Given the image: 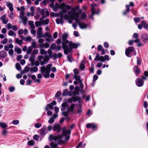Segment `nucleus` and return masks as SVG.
Masks as SVG:
<instances>
[{"instance_id": "obj_1", "label": "nucleus", "mask_w": 148, "mask_h": 148, "mask_svg": "<svg viewBox=\"0 0 148 148\" xmlns=\"http://www.w3.org/2000/svg\"><path fill=\"white\" fill-rule=\"evenodd\" d=\"M71 133L70 130H67L65 127L63 129L62 135L55 136L52 135H50L49 139L58 141L59 144L62 143L64 141L68 140L70 138V135Z\"/></svg>"}, {"instance_id": "obj_2", "label": "nucleus", "mask_w": 148, "mask_h": 148, "mask_svg": "<svg viewBox=\"0 0 148 148\" xmlns=\"http://www.w3.org/2000/svg\"><path fill=\"white\" fill-rule=\"evenodd\" d=\"M45 14L46 16H49V12L46 10H39L37 14L34 16V18L36 20H37L39 18L40 15H42V17L40 19L41 24L45 25H47L49 23V20L46 19L45 21H43L44 18H45Z\"/></svg>"}, {"instance_id": "obj_3", "label": "nucleus", "mask_w": 148, "mask_h": 148, "mask_svg": "<svg viewBox=\"0 0 148 148\" xmlns=\"http://www.w3.org/2000/svg\"><path fill=\"white\" fill-rule=\"evenodd\" d=\"M71 17V18L75 19V17L79 19L80 16L82 18L84 19L86 17V15L84 12H81L80 10H71L70 13H68Z\"/></svg>"}, {"instance_id": "obj_4", "label": "nucleus", "mask_w": 148, "mask_h": 148, "mask_svg": "<svg viewBox=\"0 0 148 148\" xmlns=\"http://www.w3.org/2000/svg\"><path fill=\"white\" fill-rule=\"evenodd\" d=\"M70 13V11L67 12L66 10H62V11L59 13V16H61L60 18L56 19V21L57 24L60 23L62 24L63 22V18H64L65 19H68L69 18H71L69 14Z\"/></svg>"}, {"instance_id": "obj_5", "label": "nucleus", "mask_w": 148, "mask_h": 148, "mask_svg": "<svg viewBox=\"0 0 148 148\" xmlns=\"http://www.w3.org/2000/svg\"><path fill=\"white\" fill-rule=\"evenodd\" d=\"M52 66V64H49L46 67L42 66L40 68L41 72L45 78L49 77L51 68Z\"/></svg>"}, {"instance_id": "obj_6", "label": "nucleus", "mask_w": 148, "mask_h": 148, "mask_svg": "<svg viewBox=\"0 0 148 148\" xmlns=\"http://www.w3.org/2000/svg\"><path fill=\"white\" fill-rule=\"evenodd\" d=\"M68 44L69 47L67 45L63 49L64 53L66 54H67L69 53H70L72 51L73 48H77L80 45L79 43H75L71 41L69 42Z\"/></svg>"}, {"instance_id": "obj_7", "label": "nucleus", "mask_w": 148, "mask_h": 148, "mask_svg": "<svg viewBox=\"0 0 148 148\" xmlns=\"http://www.w3.org/2000/svg\"><path fill=\"white\" fill-rule=\"evenodd\" d=\"M55 8H59L60 9H79V6L77 5L75 7H72L71 6L66 5L64 3H62L60 5L58 3L56 2Z\"/></svg>"}, {"instance_id": "obj_8", "label": "nucleus", "mask_w": 148, "mask_h": 148, "mask_svg": "<svg viewBox=\"0 0 148 148\" xmlns=\"http://www.w3.org/2000/svg\"><path fill=\"white\" fill-rule=\"evenodd\" d=\"M25 12L23 10H21L20 12L19 18L24 25H25L28 21L27 18L25 16Z\"/></svg>"}, {"instance_id": "obj_9", "label": "nucleus", "mask_w": 148, "mask_h": 148, "mask_svg": "<svg viewBox=\"0 0 148 148\" xmlns=\"http://www.w3.org/2000/svg\"><path fill=\"white\" fill-rule=\"evenodd\" d=\"M67 36L68 35L67 34H65L62 35V39L63 40V41L62 42V45L63 49H64L67 45L66 44H68L69 42L68 40H66Z\"/></svg>"}, {"instance_id": "obj_10", "label": "nucleus", "mask_w": 148, "mask_h": 148, "mask_svg": "<svg viewBox=\"0 0 148 148\" xmlns=\"http://www.w3.org/2000/svg\"><path fill=\"white\" fill-rule=\"evenodd\" d=\"M75 20L76 22L78 24L80 27L81 29H85L87 27V25L84 22H80L79 19L77 18L76 17L75 18Z\"/></svg>"}, {"instance_id": "obj_11", "label": "nucleus", "mask_w": 148, "mask_h": 148, "mask_svg": "<svg viewBox=\"0 0 148 148\" xmlns=\"http://www.w3.org/2000/svg\"><path fill=\"white\" fill-rule=\"evenodd\" d=\"M47 37L45 38L47 42H49L54 41L53 39L52 38V35L48 32H46L43 35L44 37Z\"/></svg>"}, {"instance_id": "obj_12", "label": "nucleus", "mask_w": 148, "mask_h": 148, "mask_svg": "<svg viewBox=\"0 0 148 148\" xmlns=\"http://www.w3.org/2000/svg\"><path fill=\"white\" fill-rule=\"evenodd\" d=\"M53 130L56 131L57 133H59L61 130L60 126L59 124H55L53 127Z\"/></svg>"}, {"instance_id": "obj_13", "label": "nucleus", "mask_w": 148, "mask_h": 148, "mask_svg": "<svg viewBox=\"0 0 148 148\" xmlns=\"http://www.w3.org/2000/svg\"><path fill=\"white\" fill-rule=\"evenodd\" d=\"M144 82L143 79L140 78H138L136 79V85L139 87L142 86Z\"/></svg>"}, {"instance_id": "obj_14", "label": "nucleus", "mask_w": 148, "mask_h": 148, "mask_svg": "<svg viewBox=\"0 0 148 148\" xmlns=\"http://www.w3.org/2000/svg\"><path fill=\"white\" fill-rule=\"evenodd\" d=\"M42 28L41 27L38 28L37 31V38H40L41 37H43L42 32Z\"/></svg>"}, {"instance_id": "obj_15", "label": "nucleus", "mask_w": 148, "mask_h": 148, "mask_svg": "<svg viewBox=\"0 0 148 148\" xmlns=\"http://www.w3.org/2000/svg\"><path fill=\"white\" fill-rule=\"evenodd\" d=\"M6 15L4 14L0 18V19L2 21L3 23L4 24H7L9 21L8 18H6Z\"/></svg>"}, {"instance_id": "obj_16", "label": "nucleus", "mask_w": 148, "mask_h": 148, "mask_svg": "<svg viewBox=\"0 0 148 148\" xmlns=\"http://www.w3.org/2000/svg\"><path fill=\"white\" fill-rule=\"evenodd\" d=\"M141 38L144 42H146L148 41V35L146 34H142L141 35Z\"/></svg>"}, {"instance_id": "obj_17", "label": "nucleus", "mask_w": 148, "mask_h": 148, "mask_svg": "<svg viewBox=\"0 0 148 148\" xmlns=\"http://www.w3.org/2000/svg\"><path fill=\"white\" fill-rule=\"evenodd\" d=\"M39 131L40 134L42 135H45L47 133L46 127L45 126H43Z\"/></svg>"}, {"instance_id": "obj_18", "label": "nucleus", "mask_w": 148, "mask_h": 148, "mask_svg": "<svg viewBox=\"0 0 148 148\" xmlns=\"http://www.w3.org/2000/svg\"><path fill=\"white\" fill-rule=\"evenodd\" d=\"M134 50V48L133 47H129L125 51V54L126 55L129 57V55L130 54V52L133 51Z\"/></svg>"}, {"instance_id": "obj_19", "label": "nucleus", "mask_w": 148, "mask_h": 148, "mask_svg": "<svg viewBox=\"0 0 148 148\" xmlns=\"http://www.w3.org/2000/svg\"><path fill=\"white\" fill-rule=\"evenodd\" d=\"M28 32V31L27 29H25L24 30L22 29H21L18 31V34L21 35L24 33L25 35H26Z\"/></svg>"}, {"instance_id": "obj_20", "label": "nucleus", "mask_w": 148, "mask_h": 148, "mask_svg": "<svg viewBox=\"0 0 148 148\" xmlns=\"http://www.w3.org/2000/svg\"><path fill=\"white\" fill-rule=\"evenodd\" d=\"M58 116V115L56 114H54L53 115L52 117L49 120L48 123L50 124L53 123L54 121V119L56 118Z\"/></svg>"}, {"instance_id": "obj_21", "label": "nucleus", "mask_w": 148, "mask_h": 148, "mask_svg": "<svg viewBox=\"0 0 148 148\" xmlns=\"http://www.w3.org/2000/svg\"><path fill=\"white\" fill-rule=\"evenodd\" d=\"M35 56L33 54H31L29 58V60L30 62L31 65L33 66L34 62H35Z\"/></svg>"}, {"instance_id": "obj_22", "label": "nucleus", "mask_w": 148, "mask_h": 148, "mask_svg": "<svg viewBox=\"0 0 148 148\" xmlns=\"http://www.w3.org/2000/svg\"><path fill=\"white\" fill-rule=\"evenodd\" d=\"M79 104L76 106V107L77 109V112L78 113H80L82 111V109L81 108L82 102L79 101L78 102Z\"/></svg>"}, {"instance_id": "obj_23", "label": "nucleus", "mask_w": 148, "mask_h": 148, "mask_svg": "<svg viewBox=\"0 0 148 148\" xmlns=\"http://www.w3.org/2000/svg\"><path fill=\"white\" fill-rule=\"evenodd\" d=\"M86 127L87 128H92L93 129L96 128L97 127V126L95 124H92L91 123H88L86 125Z\"/></svg>"}, {"instance_id": "obj_24", "label": "nucleus", "mask_w": 148, "mask_h": 148, "mask_svg": "<svg viewBox=\"0 0 148 148\" xmlns=\"http://www.w3.org/2000/svg\"><path fill=\"white\" fill-rule=\"evenodd\" d=\"M50 1L51 2V3L49 4V6L50 7L53 8V9H60L59 8H55V5H54V2L55 1V0H50Z\"/></svg>"}, {"instance_id": "obj_25", "label": "nucleus", "mask_w": 148, "mask_h": 148, "mask_svg": "<svg viewBox=\"0 0 148 148\" xmlns=\"http://www.w3.org/2000/svg\"><path fill=\"white\" fill-rule=\"evenodd\" d=\"M96 10H92V14L89 16V17L90 18L92 19H93V17L92 16L94 15L95 14H99V12H97Z\"/></svg>"}, {"instance_id": "obj_26", "label": "nucleus", "mask_w": 148, "mask_h": 148, "mask_svg": "<svg viewBox=\"0 0 148 148\" xmlns=\"http://www.w3.org/2000/svg\"><path fill=\"white\" fill-rule=\"evenodd\" d=\"M15 42L16 43L18 44L19 45H21L23 42V40H19L18 38H16L15 39Z\"/></svg>"}, {"instance_id": "obj_27", "label": "nucleus", "mask_w": 148, "mask_h": 148, "mask_svg": "<svg viewBox=\"0 0 148 148\" xmlns=\"http://www.w3.org/2000/svg\"><path fill=\"white\" fill-rule=\"evenodd\" d=\"M68 104L66 102H64L62 104V108L61 109V110L62 111L64 110L66 107H68Z\"/></svg>"}, {"instance_id": "obj_28", "label": "nucleus", "mask_w": 148, "mask_h": 148, "mask_svg": "<svg viewBox=\"0 0 148 148\" xmlns=\"http://www.w3.org/2000/svg\"><path fill=\"white\" fill-rule=\"evenodd\" d=\"M7 55V53L5 51H2L0 52V57L1 58L5 57Z\"/></svg>"}, {"instance_id": "obj_29", "label": "nucleus", "mask_w": 148, "mask_h": 148, "mask_svg": "<svg viewBox=\"0 0 148 148\" xmlns=\"http://www.w3.org/2000/svg\"><path fill=\"white\" fill-rule=\"evenodd\" d=\"M77 81H78L79 83H81L82 81L80 80V77L77 75H75L73 77Z\"/></svg>"}, {"instance_id": "obj_30", "label": "nucleus", "mask_w": 148, "mask_h": 148, "mask_svg": "<svg viewBox=\"0 0 148 148\" xmlns=\"http://www.w3.org/2000/svg\"><path fill=\"white\" fill-rule=\"evenodd\" d=\"M75 104L72 103L71 104V107L68 109V111L73 112V111L74 108L75 107Z\"/></svg>"}, {"instance_id": "obj_31", "label": "nucleus", "mask_w": 148, "mask_h": 148, "mask_svg": "<svg viewBox=\"0 0 148 148\" xmlns=\"http://www.w3.org/2000/svg\"><path fill=\"white\" fill-rule=\"evenodd\" d=\"M30 71L31 72L33 73L34 72H36L38 71V69L36 67H31L30 69Z\"/></svg>"}, {"instance_id": "obj_32", "label": "nucleus", "mask_w": 148, "mask_h": 148, "mask_svg": "<svg viewBox=\"0 0 148 148\" xmlns=\"http://www.w3.org/2000/svg\"><path fill=\"white\" fill-rule=\"evenodd\" d=\"M7 6L9 8V9H14L13 4L10 2H8L7 4Z\"/></svg>"}, {"instance_id": "obj_33", "label": "nucleus", "mask_w": 148, "mask_h": 148, "mask_svg": "<svg viewBox=\"0 0 148 148\" xmlns=\"http://www.w3.org/2000/svg\"><path fill=\"white\" fill-rule=\"evenodd\" d=\"M34 10H32L30 12H28L27 13V16H33L34 15V12L33 11Z\"/></svg>"}, {"instance_id": "obj_34", "label": "nucleus", "mask_w": 148, "mask_h": 148, "mask_svg": "<svg viewBox=\"0 0 148 148\" xmlns=\"http://www.w3.org/2000/svg\"><path fill=\"white\" fill-rule=\"evenodd\" d=\"M141 23L142 25H143V27L145 29H147L148 26V25L147 23L146 22L144 21H142Z\"/></svg>"}, {"instance_id": "obj_35", "label": "nucleus", "mask_w": 148, "mask_h": 148, "mask_svg": "<svg viewBox=\"0 0 148 148\" xmlns=\"http://www.w3.org/2000/svg\"><path fill=\"white\" fill-rule=\"evenodd\" d=\"M134 5V4L133 2H130L129 4L126 5V9H130V7H133Z\"/></svg>"}, {"instance_id": "obj_36", "label": "nucleus", "mask_w": 148, "mask_h": 148, "mask_svg": "<svg viewBox=\"0 0 148 148\" xmlns=\"http://www.w3.org/2000/svg\"><path fill=\"white\" fill-rule=\"evenodd\" d=\"M14 51L16 52L18 54H20L21 53L22 50L21 49L18 48V47H15L14 49Z\"/></svg>"}, {"instance_id": "obj_37", "label": "nucleus", "mask_w": 148, "mask_h": 148, "mask_svg": "<svg viewBox=\"0 0 148 148\" xmlns=\"http://www.w3.org/2000/svg\"><path fill=\"white\" fill-rule=\"evenodd\" d=\"M16 33L12 30H10L8 33V35L10 36H15Z\"/></svg>"}, {"instance_id": "obj_38", "label": "nucleus", "mask_w": 148, "mask_h": 148, "mask_svg": "<svg viewBox=\"0 0 148 148\" xmlns=\"http://www.w3.org/2000/svg\"><path fill=\"white\" fill-rule=\"evenodd\" d=\"M134 70L136 72V74H138L140 72V70L138 69V68L137 66H135L134 68Z\"/></svg>"}, {"instance_id": "obj_39", "label": "nucleus", "mask_w": 148, "mask_h": 148, "mask_svg": "<svg viewBox=\"0 0 148 148\" xmlns=\"http://www.w3.org/2000/svg\"><path fill=\"white\" fill-rule=\"evenodd\" d=\"M53 105H52V104L51 103L47 105V106L45 108V109L46 110H48V108L47 107V106H48L50 109H52L53 108Z\"/></svg>"}, {"instance_id": "obj_40", "label": "nucleus", "mask_w": 148, "mask_h": 148, "mask_svg": "<svg viewBox=\"0 0 148 148\" xmlns=\"http://www.w3.org/2000/svg\"><path fill=\"white\" fill-rule=\"evenodd\" d=\"M40 51V54L42 55L46 54L47 53V51L43 49H41Z\"/></svg>"}, {"instance_id": "obj_41", "label": "nucleus", "mask_w": 148, "mask_h": 148, "mask_svg": "<svg viewBox=\"0 0 148 148\" xmlns=\"http://www.w3.org/2000/svg\"><path fill=\"white\" fill-rule=\"evenodd\" d=\"M27 144L29 146H33L34 144V142L33 140H30L28 142Z\"/></svg>"}, {"instance_id": "obj_42", "label": "nucleus", "mask_w": 148, "mask_h": 148, "mask_svg": "<svg viewBox=\"0 0 148 148\" xmlns=\"http://www.w3.org/2000/svg\"><path fill=\"white\" fill-rule=\"evenodd\" d=\"M0 126L3 129H4L7 127H8V126L6 124L4 123V122H1V123Z\"/></svg>"}, {"instance_id": "obj_43", "label": "nucleus", "mask_w": 148, "mask_h": 148, "mask_svg": "<svg viewBox=\"0 0 148 148\" xmlns=\"http://www.w3.org/2000/svg\"><path fill=\"white\" fill-rule=\"evenodd\" d=\"M50 146L53 148H59L57 147V145L54 143L53 142L51 143L50 144Z\"/></svg>"}, {"instance_id": "obj_44", "label": "nucleus", "mask_w": 148, "mask_h": 148, "mask_svg": "<svg viewBox=\"0 0 148 148\" xmlns=\"http://www.w3.org/2000/svg\"><path fill=\"white\" fill-rule=\"evenodd\" d=\"M51 16H55L58 17L59 16V13H55L54 12H52L51 13Z\"/></svg>"}, {"instance_id": "obj_45", "label": "nucleus", "mask_w": 148, "mask_h": 148, "mask_svg": "<svg viewBox=\"0 0 148 148\" xmlns=\"http://www.w3.org/2000/svg\"><path fill=\"white\" fill-rule=\"evenodd\" d=\"M33 48L31 47H29L28 48L27 50V54H29L31 53L32 51Z\"/></svg>"}, {"instance_id": "obj_46", "label": "nucleus", "mask_w": 148, "mask_h": 148, "mask_svg": "<svg viewBox=\"0 0 148 148\" xmlns=\"http://www.w3.org/2000/svg\"><path fill=\"white\" fill-rule=\"evenodd\" d=\"M30 47H31L32 48H36L37 46L36 45V42L35 41H33V42L32 43V45Z\"/></svg>"}, {"instance_id": "obj_47", "label": "nucleus", "mask_w": 148, "mask_h": 148, "mask_svg": "<svg viewBox=\"0 0 148 148\" xmlns=\"http://www.w3.org/2000/svg\"><path fill=\"white\" fill-rule=\"evenodd\" d=\"M16 69L19 71H20L21 70V67L19 63H16Z\"/></svg>"}, {"instance_id": "obj_48", "label": "nucleus", "mask_w": 148, "mask_h": 148, "mask_svg": "<svg viewBox=\"0 0 148 148\" xmlns=\"http://www.w3.org/2000/svg\"><path fill=\"white\" fill-rule=\"evenodd\" d=\"M69 92L67 90H63L62 95L64 96L67 95L68 94Z\"/></svg>"}, {"instance_id": "obj_49", "label": "nucleus", "mask_w": 148, "mask_h": 148, "mask_svg": "<svg viewBox=\"0 0 148 148\" xmlns=\"http://www.w3.org/2000/svg\"><path fill=\"white\" fill-rule=\"evenodd\" d=\"M12 25L11 24L9 23L6 26V27L8 29H10L12 28Z\"/></svg>"}, {"instance_id": "obj_50", "label": "nucleus", "mask_w": 148, "mask_h": 148, "mask_svg": "<svg viewBox=\"0 0 148 148\" xmlns=\"http://www.w3.org/2000/svg\"><path fill=\"white\" fill-rule=\"evenodd\" d=\"M48 53L49 55V56L50 58H51L52 56V51L50 49H49L48 51Z\"/></svg>"}, {"instance_id": "obj_51", "label": "nucleus", "mask_w": 148, "mask_h": 148, "mask_svg": "<svg viewBox=\"0 0 148 148\" xmlns=\"http://www.w3.org/2000/svg\"><path fill=\"white\" fill-rule=\"evenodd\" d=\"M98 4L97 3H94L91 5V9H95L94 7H98Z\"/></svg>"}, {"instance_id": "obj_52", "label": "nucleus", "mask_w": 148, "mask_h": 148, "mask_svg": "<svg viewBox=\"0 0 148 148\" xmlns=\"http://www.w3.org/2000/svg\"><path fill=\"white\" fill-rule=\"evenodd\" d=\"M12 123L13 124L16 125L19 123V121L18 120H14L12 121Z\"/></svg>"}, {"instance_id": "obj_53", "label": "nucleus", "mask_w": 148, "mask_h": 148, "mask_svg": "<svg viewBox=\"0 0 148 148\" xmlns=\"http://www.w3.org/2000/svg\"><path fill=\"white\" fill-rule=\"evenodd\" d=\"M8 39L6 38H5L4 40H2L1 42V43L3 44H6L8 42Z\"/></svg>"}, {"instance_id": "obj_54", "label": "nucleus", "mask_w": 148, "mask_h": 148, "mask_svg": "<svg viewBox=\"0 0 148 148\" xmlns=\"http://www.w3.org/2000/svg\"><path fill=\"white\" fill-rule=\"evenodd\" d=\"M43 60L45 62H47L49 60V58L48 56H47L45 57V58Z\"/></svg>"}, {"instance_id": "obj_55", "label": "nucleus", "mask_w": 148, "mask_h": 148, "mask_svg": "<svg viewBox=\"0 0 148 148\" xmlns=\"http://www.w3.org/2000/svg\"><path fill=\"white\" fill-rule=\"evenodd\" d=\"M35 24L36 27H38L40 25L41 23V21L40 22L39 21H37L35 22Z\"/></svg>"}, {"instance_id": "obj_56", "label": "nucleus", "mask_w": 148, "mask_h": 148, "mask_svg": "<svg viewBox=\"0 0 148 148\" xmlns=\"http://www.w3.org/2000/svg\"><path fill=\"white\" fill-rule=\"evenodd\" d=\"M140 18L138 17H136L134 18V21L136 23H138L139 22Z\"/></svg>"}, {"instance_id": "obj_57", "label": "nucleus", "mask_w": 148, "mask_h": 148, "mask_svg": "<svg viewBox=\"0 0 148 148\" xmlns=\"http://www.w3.org/2000/svg\"><path fill=\"white\" fill-rule=\"evenodd\" d=\"M99 55V54H97L95 57V58L94 59V60L95 61H98L99 60L100 58Z\"/></svg>"}, {"instance_id": "obj_58", "label": "nucleus", "mask_w": 148, "mask_h": 148, "mask_svg": "<svg viewBox=\"0 0 148 148\" xmlns=\"http://www.w3.org/2000/svg\"><path fill=\"white\" fill-rule=\"evenodd\" d=\"M56 45L55 43H53L51 46V48L53 49H55L56 48Z\"/></svg>"}, {"instance_id": "obj_59", "label": "nucleus", "mask_w": 148, "mask_h": 148, "mask_svg": "<svg viewBox=\"0 0 148 148\" xmlns=\"http://www.w3.org/2000/svg\"><path fill=\"white\" fill-rule=\"evenodd\" d=\"M99 60H100V61L102 62H104L105 61V59L104 57L102 56H101L100 57Z\"/></svg>"}, {"instance_id": "obj_60", "label": "nucleus", "mask_w": 148, "mask_h": 148, "mask_svg": "<svg viewBox=\"0 0 148 148\" xmlns=\"http://www.w3.org/2000/svg\"><path fill=\"white\" fill-rule=\"evenodd\" d=\"M62 114L65 116L67 117L69 114L68 111L67 112H62Z\"/></svg>"}, {"instance_id": "obj_61", "label": "nucleus", "mask_w": 148, "mask_h": 148, "mask_svg": "<svg viewBox=\"0 0 148 148\" xmlns=\"http://www.w3.org/2000/svg\"><path fill=\"white\" fill-rule=\"evenodd\" d=\"M103 49V48L101 45H99L98 46L97 49L99 51H101Z\"/></svg>"}, {"instance_id": "obj_62", "label": "nucleus", "mask_w": 148, "mask_h": 148, "mask_svg": "<svg viewBox=\"0 0 148 148\" xmlns=\"http://www.w3.org/2000/svg\"><path fill=\"white\" fill-rule=\"evenodd\" d=\"M15 88L14 87H11L9 88V90L10 92H12L15 90Z\"/></svg>"}, {"instance_id": "obj_63", "label": "nucleus", "mask_w": 148, "mask_h": 148, "mask_svg": "<svg viewBox=\"0 0 148 148\" xmlns=\"http://www.w3.org/2000/svg\"><path fill=\"white\" fill-rule=\"evenodd\" d=\"M39 135L35 134L33 138L34 139H35L36 140H38L39 139Z\"/></svg>"}, {"instance_id": "obj_64", "label": "nucleus", "mask_w": 148, "mask_h": 148, "mask_svg": "<svg viewBox=\"0 0 148 148\" xmlns=\"http://www.w3.org/2000/svg\"><path fill=\"white\" fill-rule=\"evenodd\" d=\"M85 66L82 63H81L80 65V68L81 70H83L84 69Z\"/></svg>"}]
</instances>
